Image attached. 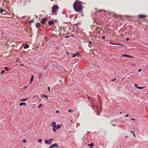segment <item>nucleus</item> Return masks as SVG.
Masks as SVG:
<instances>
[{"instance_id":"9d476101","label":"nucleus","mask_w":148,"mask_h":148,"mask_svg":"<svg viewBox=\"0 0 148 148\" xmlns=\"http://www.w3.org/2000/svg\"><path fill=\"white\" fill-rule=\"evenodd\" d=\"M34 78V76L33 75H32L30 81V84H31L32 82L33 81Z\"/></svg>"},{"instance_id":"f704fd0d","label":"nucleus","mask_w":148,"mask_h":148,"mask_svg":"<svg viewBox=\"0 0 148 148\" xmlns=\"http://www.w3.org/2000/svg\"><path fill=\"white\" fill-rule=\"evenodd\" d=\"M48 89L49 91L50 90V87H48Z\"/></svg>"},{"instance_id":"3c124183","label":"nucleus","mask_w":148,"mask_h":148,"mask_svg":"<svg viewBox=\"0 0 148 148\" xmlns=\"http://www.w3.org/2000/svg\"><path fill=\"white\" fill-rule=\"evenodd\" d=\"M71 36L73 37V34H72L71 35Z\"/></svg>"},{"instance_id":"de8ad7c7","label":"nucleus","mask_w":148,"mask_h":148,"mask_svg":"<svg viewBox=\"0 0 148 148\" xmlns=\"http://www.w3.org/2000/svg\"><path fill=\"white\" fill-rule=\"evenodd\" d=\"M88 46L90 47H91V45H89Z\"/></svg>"},{"instance_id":"4c0bfd02","label":"nucleus","mask_w":148,"mask_h":148,"mask_svg":"<svg viewBox=\"0 0 148 148\" xmlns=\"http://www.w3.org/2000/svg\"><path fill=\"white\" fill-rule=\"evenodd\" d=\"M129 115L128 114H126V117H127L129 116Z\"/></svg>"},{"instance_id":"aec40b11","label":"nucleus","mask_w":148,"mask_h":148,"mask_svg":"<svg viewBox=\"0 0 148 148\" xmlns=\"http://www.w3.org/2000/svg\"><path fill=\"white\" fill-rule=\"evenodd\" d=\"M42 96H43V97H45V98H46V99H48V97H47V95H42Z\"/></svg>"},{"instance_id":"0eeeda50","label":"nucleus","mask_w":148,"mask_h":148,"mask_svg":"<svg viewBox=\"0 0 148 148\" xmlns=\"http://www.w3.org/2000/svg\"><path fill=\"white\" fill-rule=\"evenodd\" d=\"M47 20V19L46 18H42V21H41V23H42V24H44L45 23L46 21Z\"/></svg>"},{"instance_id":"37998d69","label":"nucleus","mask_w":148,"mask_h":148,"mask_svg":"<svg viewBox=\"0 0 148 148\" xmlns=\"http://www.w3.org/2000/svg\"><path fill=\"white\" fill-rule=\"evenodd\" d=\"M126 40H129V39L128 38H126Z\"/></svg>"},{"instance_id":"a211bd4d","label":"nucleus","mask_w":148,"mask_h":148,"mask_svg":"<svg viewBox=\"0 0 148 148\" xmlns=\"http://www.w3.org/2000/svg\"><path fill=\"white\" fill-rule=\"evenodd\" d=\"M145 87L144 86L143 87H140V86H138V89H142L143 88H145Z\"/></svg>"},{"instance_id":"bb28decb","label":"nucleus","mask_w":148,"mask_h":148,"mask_svg":"<svg viewBox=\"0 0 148 148\" xmlns=\"http://www.w3.org/2000/svg\"><path fill=\"white\" fill-rule=\"evenodd\" d=\"M76 56V55L75 54H73V56H72L73 58H75V57Z\"/></svg>"},{"instance_id":"052dcab7","label":"nucleus","mask_w":148,"mask_h":148,"mask_svg":"<svg viewBox=\"0 0 148 148\" xmlns=\"http://www.w3.org/2000/svg\"><path fill=\"white\" fill-rule=\"evenodd\" d=\"M25 148V147H24V148Z\"/></svg>"},{"instance_id":"c9c22d12","label":"nucleus","mask_w":148,"mask_h":148,"mask_svg":"<svg viewBox=\"0 0 148 148\" xmlns=\"http://www.w3.org/2000/svg\"><path fill=\"white\" fill-rule=\"evenodd\" d=\"M105 36H102V39H105Z\"/></svg>"},{"instance_id":"f8f14e48","label":"nucleus","mask_w":148,"mask_h":148,"mask_svg":"<svg viewBox=\"0 0 148 148\" xmlns=\"http://www.w3.org/2000/svg\"><path fill=\"white\" fill-rule=\"evenodd\" d=\"M26 105V104L25 102L21 103L19 104V105L20 106H22L23 105L25 106Z\"/></svg>"},{"instance_id":"f3484780","label":"nucleus","mask_w":148,"mask_h":148,"mask_svg":"<svg viewBox=\"0 0 148 148\" xmlns=\"http://www.w3.org/2000/svg\"><path fill=\"white\" fill-rule=\"evenodd\" d=\"M4 11V10L2 9H1L0 10V13L1 14Z\"/></svg>"},{"instance_id":"2f4dec72","label":"nucleus","mask_w":148,"mask_h":148,"mask_svg":"<svg viewBox=\"0 0 148 148\" xmlns=\"http://www.w3.org/2000/svg\"><path fill=\"white\" fill-rule=\"evenodd\" d=\"M56 113H59L60 112V111L58 110H56Z\"/></svg>"},{"instance_id":"7ed1b4c3","label":"nucleus","mask_w":148,"mask_h":148,"mask_svg":"<svg viewBox=\"0 0 148 148\" xmlns=\"http://www.w3.org/2000/svg\"><path fill=\"white\" fill-rule=\"evenodd\" d=\"M51 126L53 128V132H56V123L55 122H53L51 123Z\"/></svg>"},{"instance_id":"c03bdc74","label":"nucleus","mask_w":148,"mask_h":148,"mask_svg":"<svg viewBox=\"0 0 148 148\" xmlns=\"http://www.w3.org/2000/svg\"><path fill=\"white\" fill-rule=\"evenodd\" d=\"M131 120H132V121H134V120H135V119H131Z\"/></svg>"},{"instance_id":"6e6552de","label":"nucleus","mask_w":148,"mask_h":148,"mask_svg":"<svg viewBox=\"0 0 148 148\" xmlns=\"http://www.w3.org/2000/svg\"><path fill=\"white\" fill-rule=\"evenodd\" d=\"M62 126V125H59L57 124V126H56V129H59Z\"/></svg>"},{"instance_id":"39448f33","label":"nucleus","mask_w":148,"mask_h":148,"mask_svg":"<svg viewBox=\"0 0 148 148\" xmlns=\"http://www.w3.org/2000/svg\"><path fill=\"white\" fill-rule=\"evenodd\" d=\"M58 147V145L57 143H55L51 145L50 147V148H52L55 147Z\"/></svg>"},{"instance_id":"13d9d810","label":"nucleus","mask_w":148,"mask_h":148,"mask_svg":"<svg viewBox=\"0 0 148 148\" xmlns=\"http://www.w3.org/2000/svg\"><path fill=\"white\" fill-rule=\"evenodd\" d=\"M122 79H123V80H124V78H122Z\"/></svg>"},{"instance_id":"ea45409f","label":"nucleus","mask_w":148,"mask_h":148,"mask_svg":"<svg viewBox=\"0 0 148 148\" xmlns=\"http://www.w3.org/2000/svg\"><path fill=\"white\" fill-rule=\"evenodd\" d=\"M27 87H28V86H25L24 87V88H27Z\"/></svg>"},{"instance_id":"09e8293b","label":"nucleus","mask_w":148,"mask_h":148,"mask_svg":"<svg viewBox=\"0 0 148 148\" xmlns=\"http://www.w3.org/2000/svg\"><path fill=\"white\" fill-rule=\"evenodd\" d=\"M121 36H122L123 37L124 36L122 34H121Z\"/></svg>"},{"instance_id":"c85d7f7f","label":"nucleus","mask_w":148,"mask_h":148,"mask_svg":"<svg viewBox=\"0 0 148 148\" xmlns=\"http://www.w3.org/2000/svg\"><path fill=\"white\" fill-rule=\"evenodd\" d=\"M38 141L39 142H41L42 141V140L41 139H40L38 140Z\"/></svg>"},{"instance_id":"ddd939ff","label":"nucleus","mask_w":148,"mask_h":148,"mask_svg":"<svg viewBox=\"0 0 148 148\" xmlns=\"http://www.w3.org/2000/svg\"><path fill=\"white\" fill-rule=\"evenodd\" d=\"M53 21H50L48 23V24L50 25L51 24H53Z\"/></svg>"},{"instance_id":"4468645a","label":"nucleus","mask_w":148,"mask_h":148,"mask_svg":"<svg viewBox=\"0 0 148 148\" xmlns=\"http://www.w3.org/2000/svg\"><path fill=\"white\" fill-rule=\"evenodd\" d=\"M88 146H90V148H92V147L94 145V144L93 143H92L90 144H89L88 145Z\"/></svg>"},{"instance_id":"680f3d73","label":"nucleus","mask_w":148,"mask_h":148,"mask_svg":"<svg viewBox=\"0 0 148 148\" xmlns=\"http://www.w3.org/2000/svg\"><path fill=\"white\" fill-rule=\"evenodd\" d=\"M147 66L148 67V65H147Z\"/></svg>"},{"instance_id":"7c9ffc66","label":"nucleus","mask_w":148,"mask_h":148,"mask_svg":"<svg viewBox=\"0 0 148 148\" xmlns=\"http://www.w3.org/2000/svg\"><path fill=\"white\" fill-rule=\"evenodd\" d=\"M5 72V71H4V70H3V71H1V74H2V73H4Z\"/></svg>"},{"instance_id":"9b49d317","label":"nucleus","mask_w":148,"mask_h":148,"mask_svg":"<svg viewBox=\"0 0 148 148\" xmlns=\"http://www.w3.org/2000/svg\"><path fill=\"white\" fill-rule=\"evenodd\" d=\"M40 24L38 22L36 23V26L37 28H38L40 26Z\"/></svg>"},{"instance_id":"20e7f679","label":"nucleus","mask_w":148,"mask_h":148,"mask_svg":"<svg viewBox=\"0 0 148 148\" xmlns=\"http://www.w3.org/2000/svg\"><path fill=\"white\" fill-rule=\"evenodd\" d=\"M138 17L140 18H143L147 17V16L144 15L140 14L138 16Z\"/></svg>"},{"instance_id":"6ab92c4d","label":"nucleus","mask_w":148,"mask_h":148,"mask_svg":"<svg viewBox=\"0 0 148 148\" xmlns=\"http://www.w3.org/2000/svg\"><path fill=\"white\" fill-rule=\"evenodd\" d=\"M38 77L40 78L42 77V75L41 73L39 74V75L38 76Z\"/></svg>"},{"instance_id":"4d7b16f0","label":"nucleus","mask_w":148,"mask_h":148,"mask_svg":"<svg viewBox=\"0 0 148 148\" xmlns=\"http://www.w3.org/2000/svg\"><path fill=\"white\" fill-rule=\"evenodd\" d=\"M131 132L133 133H134V132L133 131H131Z\"/></svg>"},{"instance_id":"5fc2aeb1","label":"nucleus","mask_w":148,"mask_h":148,"mask_svg":"<svg viewBox=\"0 0 148 148\" xmlns=\"http://www.w3.org/2000/svg\"><path fill=\"white\" fill-rule=\"evenodd\" d=\"M119 16H120V17H121V15H119Z\"/></svg>"},{"instance_id":"a878e982","label":"nucleus","mask_w":148,"mask_h":148,"mask_svg":"<svg viewBox=\"0 0 148 148\" xmlns=\"http://www.w3.org/2000/svg\"><path fill=\"white\" fill-rule=\"evenodd\" d=\"M111 14L112 16L116 15V14L114 12L112 13Z\"/></svg>"},{"instance_id":"e433bc0d","label":"nucleus","mask_w":148,"mask_h":148,"mask_svg":"<svg viewBox=\"0 0 148 148\" xmlns=\"http://www.w3.org/2000/svg\"><path fill=\"white\" fill-rule=\"evenodd\" d=\"M142 71V70L141 69H140L138 70V71L140 72Z\"/></svg>"},{"instance_id":"2eb2a0df","label":"nucleus","mask_w":148,"mask_h":148,"mask_svg":"<svg viewBox=\"0 0 148 148\" xmlns=\"http://www.w3.org/2000/svg\"><path fill=\"white\" fill-rule=\"evenodd\" d=\"M29 47V45L27 44H25V46L24 47V49H26L27 48H28Z\"/></svg>"},{"instance_id":"f03ea898","label":"nucleus","mask_w":148,"mask_h":148,"mask_svg":"<svg viewBox=\"0 0 148 148\" xmlns=\"http://www.w3.org/2000/svg\"><path fill=\"white\" fill-rule=\"evenodd\" d=\"M52 12L56 15L57 12L58 11V10L59 8L58 5H54L52 7Z\"/></svg>"},{"instance_id":"6e6d98bb","label":"nucleus","mask_w":148,"mask_h":148,"mask_svg":"<svg viewBox=\"0 0 148 148\" xmlns=\"http://www.w3.org/2000/svg\"><path fill=\"white\" fill-rule=\"evenodd\" d=\"M67 54L68 55L69 54V53L68 52H67Z\"/></svg>"},{"instance_id":"49530a36","label":"nucleus","mask_w":148,"mask_h":148,"mask_svg":"<svg viewBox=\"0 0 148 148\" xmlns=\"http://www.w3.org/2000/svg\"><path fill=\"white\" fill-rule=\"evenodd\" d=\"M133 135L134 136H135V137H136L134 133H133Z\"/></svg>"},{"instance_id":"864d4df0","label":"nucleus","mask_w":148,"mask_h":148,"mask_svg":"<svg viewBox=\"0 0 148 148\" xmlns=\"http://www.w3.org/2000/svg\"><path fill=\"white\" fill-rule=\"evenodd\" d=\"M122 113V112H120V114H121V113Z\"/></svg>"},{"instance_id":"412c9836","label":"nucleus","mask_w":148,"mask_h":148,"mask_svg":"<svg viewBox=\"0 0 148 148\" xmlns=\"http://www.w3.org/2000/svg\"><path fill=\"white\" fill-rule=\"evenodd\" d=\"M68 112H73V110L72 109H69V110Z\"/></svg>"},{"instance_id":"b1692460","label":"nucleus","mask_w":148,"mask_h":148,"mask_svg":"<svg viewBox=\"0 0 148 148\" xmlns=\"http://www.w3.org/2000/svg\"><path fill=\"white\" fill-rule=\"evenodd\" d=\"M4 69H5V70L7 71H8V68L6 67H5L4 68Z\"/></svg>"},{"instance_id":"5701e85b","label":"nucleus","mask_w":148,"mask_h":148,"mask_svg":"<svg viewBox=\"0 0 148 148\" xmlns=\"http://www.w3.org/2000/svg\"><path fill=\"white\" fill-rule=\"evenodd\" d=\"M75 54L76 55V56H80V54H79L78 53V52H77V53H75Z\"/></svg>"},{"instance_id":"58836bf2","label":"nucleus","mask_w":148,"mask_h":148,"mask_svg":"<svg viewBox=\"0 0 148 148\" xmlns=\"http://www.w3.org/2000/svg\"><path fill=\"white\" fill-rule=\"evenodd\" d=\"M88 43H89L90 44H91L92 43V42L91 41H90L89 42H88Z\"/></svg>"},{"instance_id":"4be33fe9","label":"nucleus","mask_w":148,"mask_h":148,"mask_svg":"<svg viewBox=\"0 0 148 148\" xmlns=\"http://www.w3.org/2000/svg\"><path fill=\"white\" fill-rule=\"evenodd\" d=\"M114 45H120L122 46H124V45L123 44H114Z\"/></svg>"},{"instance_id":"1a4fd4ad","label":"nucleus","mask_w":148,"mask_h":148,"mask_svg":"<svg viewBox=\"0 0 148 148\" xmlns=\"http://www.w3.org/2000/svg\"><path fill=\"white\" fill-rule=\"evenodd\" d=\"M122 56L123 57H129V58H134V57L133 56H129V55H126V54H122Z\"/></svg>"},{"instance_id":"c756f323","label":"nucleus","mask_w":148,"mask_h":148,"mask_svg":"<svg viewBox=\"0 0 148 148\" xmlns=\"http://www.w3.org/2000/svg\"><path fill=\"white\" fill-rule=\"evenodd\" d=\"M134 85H135V86L137 88H138V85H137V84H135Z\"/></svg>"},{"instance_id":"393cba45","label":"nucleus","mask_w":148,"mask_h":148,"mask_svg":"<svg viewBox=\"0 0 148 148\" xmlns=\"http://www.w3.org/2000/svg\"><path fill=\"white\" fill-rule=\"evenodd\" d=\"M42 106V104H40L38 106V108H40Z\"/></svg>"},{"instance_id":"79ce46f5","label":"nucleus","mask_w":148,"mask_h":148,"mask_svg":"<svg viewBox=\"0 0 148 148\" xmlns=\"http://www.w3.org/2000/svg\"><path fill=\"white\" fill-rule=\"evenodd\" d=\"M99 112H97V115H99Z\"/></svg>"},{"instance_id":"dca6fc26","label":"nucleus","mask_w":148,"mask_h":148,"mask_svg":"<svg viewBox=\"0 0 148 148\" xmlns=\"http://www.w3.org/2000/svg\"><path fill=\"white\" fill-rule=\"evenodd\" d=\"M28 100V98H26L25 99H21L20 100V101H26L27 100Z\"/></svg>"},{"instance_id":"f257e3e1","label":"nucleus","mask_w":148,"mask_h":148,"mask_svg":"<svg viewBox=\"0 0 148 148\" xmlns=\"http://www.w3.org/2000/svg\"><path fill=\"white\" fill-rule=\"evenodd\" d=\"M82 4L83 3L80 1H75L73 4V8L77 12H82L83 8Z\"/></svg>"},{"instance_id":"cd10ccee","label":"nucleus","mask_w":148,"mask_h":148,"mask_svg":"<svg viewBox=\"0 0 148 148\" xmlns=\"http://www.w3.org/2000/svg\"><path fill=\"white\" fill-rule=\"evenodd\" d=\"M26 142H27V140H26L24 139L23 140V143H26Z\"/></svg>"},{"instance_id":"603ef678","label":"nucleus","mask_w":148,"mask_h":148,"mask_svg":"<svg viewBox=\"0 0 148 148\" xmlns=\"http://www.w3.org/2000/svg\"><path fill=\"white\" fill-rule=\"evenodd\" d=\"M127 137H128V136H125V138H127Z\"/></svg>"},{"instance_id":"423d86ee","label":"nucleus","mask_w":148,"mask_h":148,"mask_svg":"<svg viewBox=\"0 0 148 148\" xmlns=\"http://www.w3.org/2000/svg\"><path fill=\"white\" fill-rule=\"evenodd\" d=\"M45 144H47L49 145L51 144L52 143L50 141H49V140H45Z\"/></svg>"},{"instance_id":"8fccbe9b","label":"nucleus","mask_w":148,"mask_h":148,"mask_svg":"<svg viewBox=\"0 0 148 148\" xmlns=\"http://www.w3.org/2000/svg\"><path fill=\"white\" fill-rule=\"evenodd\" d=\"M20 65H22V66H24V65H23L22 64H20Z\"/></svg>"},{"instance_id":"72a5a7b5","label":"nucleus","mask_w":148,"mask_h":148,"mask_svg":"<svg viewBox=\"0 0 148 148\" xmlns=\"http://www.w3.org/2000/svg\"><path fill=\"white\" fill-rule=\"evenodd\" d=\"M49 141H50L51 142V141H53V139H49Z\"/></svg>"},{"instance_id":"a18cd8bd","label":"nucleus","mask_w":148,"mask_h":148,"mask_svg":"<svg viewBox=\"0 0 148 148\" xmlns=\"http://www.w3.org/2000/svg\"><path fill=\"white\" fill-rule=\"evenodd\" d=\"M69 36H66L65 38H69Z\"/></svg>"},{"instance_id":"473e14b6","label":"nucleus","mask_w":148,"mask_h":148,"mask_svg":"<svg viewBox=\"0 0 148 148\" xmlns=\"http://www.w3.org/2000/svg\"><path fill=\"white\" fill-rule=\"evenodd\" d=\"M116 78H114V79L112 80L111 81L112 82L114 81H115L116 80Z\"/></svg>"},{"instance_id":"a19ab883","label":"nucleus","mask_w":148,"mask_h":148,"mask_svg":"<svg viewBox=\"0 0 148 148\" xmlns=\"http://www.w3.org/2000/svg\"><path fill=\"white\" fill-rule=\"evenodd\" d=\"M44 66V69L45 70H47V68L45 67Z\"/></svg>"},{"instance_id":"bf43d9fd","label":"nucleus","mask_w":148,"mask_h":148,"mask_svg":"<svg viewBox=\"0 0 148 148\" xmlns=\"http://www.w3.org/2000/svg\"><path fill=\"white\" fill-rule=\"evenodd\" d=\"M147 94L148 95V93H147Z\"/></svg>"}]
</instances>
